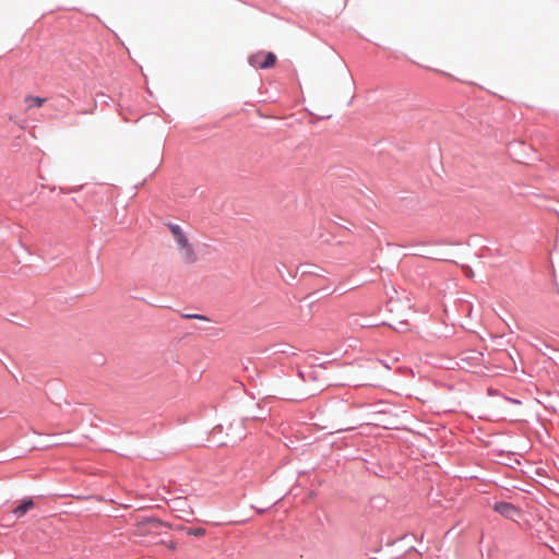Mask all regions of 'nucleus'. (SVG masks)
<instances>
[{"label":"nucleus","mask_w":559,"mask_h":559,"mask_svg":"<svg viewBox=\"0 0 559 559\" xmlns=\"http://www.w3.org/2000/svg\"><path fill=\"white\" fill-rule=\"evenodd\" d=\"M34 506V502L32 499L23 501L20 506L14 508L12 510L13 514H15L17 518L23 516L29 509H32Z\"/></svg>","instance_id":"0eeeda50"},{"label":"nucleus","mask_w":559,"mask_h":559,"mask_svg":"<svg viewBox=\"0 0 559 559\" xmlns=\"http://www.w3.org/2000/svg\"><path fill=\"white\" fill-rule=\"evenodd\" d=\"M440 74L442 75H445V76H449V78H452L451 74L447 73V72H443V71H438Z\"/></svg>","instance_id":"9b49d317"},{"label":"nucleus","mask_w":559,"mask_h":559,"mask_svg":"<svg viewBox=\"0 0 559 559\" xmlns=\"http://www.w3.org/2000/svg\"><path fill=\"white\" fill-rule=\"evenodd\" d=\"M180 250V254L185 262L193 263L195 261V252L191 243L183 246Z\"/></svg>","instance_id":"39448f33"},{"label":"nucleus","mask_w":559,"mask_h":559,"mask_svg":"<svg viewBox=\"0 0 559 559\" xmlns=\"http://www.w3.org/2000/svg\"><path fill=\"white\" fill-rule=\"evenodd\" d=\"M183 502L185 501L181 500L180 498L174 500V503H176V504H180V503H183Z\"/></svg>","instance_id":"9d476101"},{"label":"nucleus","mask_w":559,"mask_h":559,"mask_svg":"<svg viewBox=\"0 0 559 559\" xmlns=\"http://www.w3.org/2000/svg\"><path fill=\"white\" fill-rule=\"evenodd\" d=\"M46 98L28 95L25 97L26 109L29 110L34 107H41L46 103Z\"/></svg>","instance_id":"423d86ee"},{"label":"nucleus","mask_w":559,"mask_h":559,"mask_svg":"<svg viewBox=\"0 0 559 559\" xmlns=\"http://www.w3.org/2000/svg\"><path fill=\"white\" fill-rule=\"evenodd\" d=\"M185 318H188V319H201V320H206L205 317L203 316H200V314H192V313H189V314H186Z\"/></svg>","instance_id":"1a4fd4ad"},{"label":"nucleus","mask_w":559,"mask_h":559,"mask_svg":"<svg viewBox=\"0 0 559 559\" xmlns=\"http://www.w3.org/2000/svg\"><path fill=\"white\" fill-rule=\"evenodd\" d=\"M164 523L157 519H145L136 524V535L146 536L156 533Z\"/></svg>","instance_id":"f03ea898"},{"label":"nucleus","mask_w":559,"mask_h":559,"mask_svg":"<svg viewBox=\"0 0 559 559\" xmlns=\"http://www.w3.org/2000/svg\"><path fill=\"white\" fill-rule=\"evenodd\" d=\"M170 233L178 245L179 249H181L183 246L189 245V239L178 225H170L169 226Z\"/></svg>","instance_id":"20e7f679"},{"label":"nucleus","mask_w":559,"mask_h":559,"mask_svg":"<svg viewBox=\"0 0 559 559\" xmlns=\"http://www.w3.org/2000/svg\"><path fill=\"white\" fill-rule=\"evenodd\" d=\"M249 63L255 69H270L276 63V56L273 52L258 51L250 56Z\"/></svg>","instance_id":"f257e3e1"},{"label":"nucleus","mask_w":559,"mask_h":559,"mask_svg":"<svg viewBox=\"0 0 559 559\" xmlns=\"http://www.w3.org/2000/svg\"><path fill=\"white\" fill-rule=\"evenodd\" d=\"M188 534L191 535V536H197V537H201V536H204L205 535V530L202 528V527H197V528H190L188 531Z\"/></svg>","instance_id":"6e6552de"},{"label":"nucleus","mask_w":559,"mask_h":559,"mask_svg":"<svg viewBox=\"0 0 559 559\" xmlns=\"http://www.w3.org/2000/svg\"><path fill=\"white\" fill-rule=\"evenodd\" d=\"M493 510L502 516L514 520L519 515V510L511 503L498 502L493 506Z\"/></svg>","instance_id":"7ed1b4c3"}]
</instances>
